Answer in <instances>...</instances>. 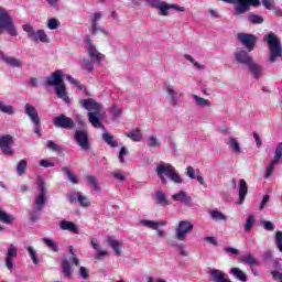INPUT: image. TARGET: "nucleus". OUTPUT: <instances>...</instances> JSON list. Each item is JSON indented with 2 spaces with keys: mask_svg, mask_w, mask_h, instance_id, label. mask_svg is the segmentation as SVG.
I'll return each instance as SVG.
<instances>
[{
  "mask_svg": "<svg viewBox=\"0 0 282 282\" xmlns=\"http://www.w3.org/2000/svg\"><path fill=\"white\" fill-rule=\"evenodd\" d=\"M46 87H55L56 96L58 98H62L65 102H70L69 96H67V89L65 87V83L63 80V70L56 69V72H53L46 80H45Z\"/></svg>",
  "mask_w": 282,
  "mask_h": 282,
  "instance_id": "f257e3e1",
  "label": "nucleus"
},
{
  "mask_svg": "<svg viewBox=\"0 0 282 282\" xmlns=\"http://www.w3.org/2000/svg\"><path fill=\"white\" fill-rule=\"evenodd\" d=\"M235 59L237 61V63L247 65L249 72L254 78H260L263 72V67H261V65H258V63H254L253 56H250V54L246 50H239L238 52H236Z\"/></svg>",
  "mask_w": 282,
  "mask_h": 282,
  "instance_id": "f03ea898",
  "label": "nucleus"
},
{
  "mask_svg": "<svg viewBox=\"0 0 282 282\" xmlns=\"http://www.w3.org/2000/svg\"><path fill=\"white\" fill-rule=\"evenodd\" d=\"M156 175L160 177L163 184H167L166 177H170L175 184H182L183 177L177 173L175 166L172 164L161 163L156 166Z\"/></svg>",
  "mask_w": 282,
  "mask_h": 282,
  "instance_id": "7ed1b4c3",
  "label": "nucleus"
},
{
  "mask_svg": "<svg viewBox=\"0 0 282 282\" xmlns=\"http://www.w3.org/2000/svg\"><path fill=\"white\" fill-rule=\"evenodd\" d=\"M265 41L270 47L269 61H271V63H275L276 58L279 56H282V46L280 39H278L274 32H270L269 34H267Z\"/></svg>",
  "mask_w": 282,
  "mask_h": 282,
  "instance_id": "20e7f679",
  "label": "nucleus"
},
{
  "mask_svg": "<svg viewBox=\"0 0 282 282\" xmlns=\"http://www.w3.org/2000/svg\"><path fill=\"white\" fill-rule=\"evenodd\" d=\"M85 41L88 56L91 59V63H96L98 66H101L102 61L106 58L105 54L97 50L96 45H94V41H91V36L87 35Z\"/></svg>",
  "mask_w": 282,
  "mask_h": 282,
  "instance_id": "39448f33",
  "label": "nucleus"
},
{
  "mask_svg": "<svg viewBox=\"0 0 282 282\" xmlns=\"http://www.w3.org/2000/svg\"><path fill=\"white\" fill-rule=\"evenodd\" d=\"M4 30H7L8 34L11 36H17V34H19L12 17H10L8 12H0V34H3Z\"/></svg>",
  "mask_w": 282,
  "mask_h": 282,
  "instance_id": "423d86ee",
  "label": "nucleus"
},
{
  "mask_svg": "<svg viewBox=\"0 0 282 282\" xmlns=\"http://www.w3.org/2000/svg\"><path fill=\"white\" fill-rule=\"evenodd\" d=\"M22 29L24 30V32H26L31 41L39 43L40 40L42 43H50V39L45 33V30H37V32H35L34 28H32V25L30 24L22 25Z\"/></svg>",
  "mask_w": 282,
  "mask_h": 282,
  "instance_id": "0eeeda50",
  "label": "nucleus"
},
{
  "mask_svg": "<svg viewBox=\"0 0 282 282\" xmlns=\"http://www.w3.org/2000/svg\"><path fill=\"white\" fill-rule=\"evenodd\" d=\"M46 194H47V191L45 188V182H43V180H40L39 193L37 195H35V199H34V206L36 210H43L46 204Z\"/></svg>",
  "mask_w": 282,
  "mask_h": 282,
  "instance_id": "6e6552de",
  "label": "nucleus"
},
{
  "mask_svg": "<svg viewBox=\"0 0 282 282\" xmlns=\"http://www.w3.org/2000/svg\"><path fill=\"white\" fill-rule=\"evenodd\" d=\"M281 158H282V142H279L274 151L273 160H271L270 164L267 166V171L264 173L265 180H268L269 177H271V175H273V171L276 164H279Z\"/></svg>",
  "mask_w": 282,
  "mask_h": 282,
  "instance_id": "1a4fd4ad",
  "label": "nucleus"
},
{
  "mask_svg": "<svg viewBox=\"0 0 282 282\" xmlns=\"http://www.w3.org/2000/svg\"><path fill=\"white\" fill-rule=\"evenodd\" d=\"M53 124L58 129H74V127H76V122L68 116H65V113L55 116V118H53Z\"/></svg>",
  "mask_w": 282,
  "mask_h": 282,
  "instance_id": "9d476101",
  "label": "nucleus"
},
{
  "mask_svg": "<svg viewBox=\"0 0 282 282\" xmlns=\"http://www.w3.org/2000/svg\"><path fill=\"white\" fill-rule=\"evenodd\" d=\"M74 139L76 140L78 147L84 149V151H88L89 145V133L83 129H77L74 133Z\"/></svg>",
  "mask_w": 282,
  "mask_h": 282,
  "instance_id": "9b49d317",
  "label": "nucleus"
},
{
  "mask_svg": "<svg viewBox=\"0 0 282 282\" xmlns=\"http://www.w3.org/2000/svg\"><path fill=\"white\" fill-rule=\"evenodd\" d=\"M194 224H192V221H180L176 228V239L180 241H185L186 236L188 232H192Z\"/></svg>",
  "mask_w": 282,
  "mask_h": 282,
  "instance_id": "f8f14e48",
  "label": "nucleus"
},
{
  "mask_svg": "<svg viewBox=\"0 0 282 282\" xmlns=\"http://www.w3.org/2000/svg\"><path fill=\"white\" fill-rule=\"evenodd\" d=\"M14 144L13 135H1L0 137V149L2 153L6 155H13L14 151L12 150V145Z\"/></svg>",
  "mask_w": 282,
  "mask_h": 282,
  "instance_id": "ddd939ff",
  "label": "nucleus"
},
{
  "mask_svg": "<svg viewBox=\"0 0 282 282\" xmlns=\"http://www.w3.org/2000/svg\"><path fill=\"white\" fill-rule=\"evenodd\" d=\"M237 37L238 41H240V43H242L249 52H252L254 50L256 43L258 41L254 34L239 33Z\"/></svg>",
  "mask_w": 282,
  "mask_h": 282,
  "instance_id": "4468645a",
  "label": "nucleus"
},
{
  "mask_svg": "<svg viewBox=\"0 0 282 282\" xmlns=\"http://www.w3.org/2000/svg\"><path fill=\"white\" fill-rule=\"evenodd\" d=\"M18 254L19 250L17 246H14V243H10L6 257V265L7 269L10 270V272H12V270L14 269V259H17Z\"/></svg>",
  "mask_w": 282,
  "mask_h": 282,
  "instance_id": "2eb2a0df",
  "label": "nucleus"
},
{
  "mask_svg": "<svg viewBox=\"0 0 282 282\" xmlns=\"http://www.w3.org/2000/svg\"><path fill=\"white\" fill-rule=\"evenodd\" d=\"M248 189H249V187H248L246 180H240L239 181V189H238V202H237V204H239L240 206L242 204H245V202H246V197L248 195Z\"/></svg>",
  "mask_w": 282,
  "mask_h": 282,
  "instance_id": "dca6fc26",
  "label": "nucleus"
},
{
  "mask_svg": "<svg viewBox=\"0 0 282 282\" xmlns=\"http://www.w3.org/2000/svg\"><path fill=\"white\" fill-rule=\"evenodd\" d=\"M210 279L213 282H232L230 281L228 274L217 269L210 270Z\"/></svg>",
  "mask_w": 282,
  "mask_h": 282,
  "instance_id": "f3484780",
  "label": "nucleus"
},
{
  "mask_svg": "<svg viewBox=\"0 0 282 282\" xmlns=\"http://www.w3.org/2000/svg\"><path fill=\"white\" fill-rule=\"evenodd\" d=\"M83 107L88 110V112H100L102 105L96 102L93 98H87L83 101Z\"/></svg>",
  "mask_w": 282,
  "mask_h": 282,
  "instance_id": "a211bd4d",
  "label": "nucleus"
},
{
  "mask_svg": "<svg viewBox=\"0 0 282 282\" xmlns=\"http://www.w3.org/2000/svg\"><path fill=\"white\" fill-rule=\"evenodd\" d=\"M172 199L174 202H182L183 204H186L187 206H189L193 202V197L187 195V193L185 191H180V193H175L174 195H172Z\"/></svg>",
  "mask_w": 282,
  "mask_h": 282,
  "instance_id": "6ab92c4d",
  "label": "nucleus"
},
{
  "mask_svg": "<svg viewBox=\"0 0 282 282\" xmlns=\"http://www.w3.org/2000/svg\"><path fill=\"white\" fill-rule=\"evenodd\" d=\"M24 111L26 116H29L33 124L34 122L39 123V111H36L33 105H30V102H26V105H24Z\"/></svg>",
  "mask_w": 282,
  "mask_h": 282,
  "instance_id": "aec40b11",
  "label": "nucleus"
},
{
  "mask_svg": "<svg viewBox=\"0 0 282 282\" xmlns=\"http://www.w3.org/2000/svg\"><path fill=\"white\" fill-rule=\"evenodd\" d=\"M155 202L160 206H170L171 205V199H170L167 193H164V191L156 192Z\"/></svg>",
  "mask_w": 282,
  "mask_h": 282,
  "instance_id": "412c9836",
  "label": "nucleus"
},
{
  "mask_svg": "<svg viewBox=\"0 0 282 282\" xmlns=\"http://www.w3.org/2000/svg\"><path fill=\"white\" fill-rule=\"evenodd\" d=\"M59 228L62 230H68V232H73L74 235H78V226L74 224V221H67L66 219H63L59 224Z\"/></svg>",
  "mask_w": 282,
  "mask_h": 282,
  "instance_id": "4be33fe9",
  "label": "nucleus"
},
{
  "mask_svg": "<svg viewBox=\"0 0 282 282\" xmlns=\"http://www.w3.org/2000/svg\"><path fill=\"white\" fill-rule=\"evenodd\" d=\"M88 120L93 127L105 129V124L100 122V112H88Z\"/></svg>",
  "mask_w": 282,
  "mask_h": 282,
  "instance_id": "5701e85b",
  "label": "nucleus"
},
{
  "mask_svg": "<svg viewBox=\"0 0 282 282\" xmlns=\"http://www.w3.org/2000/svg\"><path fill=\"white\" fill-rule=\"evenodd\" d=\"M127 137L130 138V140L133 142H141L143 140V135L139 127H137V129H132V131H129Z\"/></svg>",
  "mask_w": 282,
  "mask_h": 282,
  "instance_id": "b1692460",
  "label": "nucleus"
},
{
  "mask_svg": "<svg viewBox=\"0 0 282 282\" xmlns=\"http://www.w3.org/2000/svg\"><path fill=\"white\" fill-rule=\"evenodd\" d=\"M142 226H148L149 228H153V230H158L159 226H166V221H153L150 219H142Z\"/></svg>",
  "mask_w": 282,
  "mask_h": 282,
  "instance_id": "393cba45",
  "label": "nucleus"
},
{
  "mask_svg": "<svg viewBox=\"0 0 282 282\" xmlns=\"http://www.w3.org/2000/svg\"><path fill=\"white\" fill-rule=\"evenodd\" d=\"M101 19L100 12H95L93 19H91V34H97L98 30L100 28L98 26V21Z\"/></svg>",
  "mask_w": 282,
  "mask_h": 282,
  "instance_id": "a878e982",
  "label": "nucleus"
},
{
  "mask_svg": "<svg viewBox=\"0 0 282 282\" xmlns=\"http://www.w3.org/2000/svg\"><path fill=\"white\" fill-rule=\"evenodd\" d=\"M231 274L239 281L246 282L248 280L246 272H242L240 268H231Z\"/></svg>",
  "mask_w": 282,
  "mask_h": 282,
  "instance_id": "bb28decb",
  "label": "nucleus"
},
{
  "mask_svg": "<svg viewBox=\"0 0 282 282\" xmlns=\"http://www.w3.org/2000/svg\"><path fill=\"white\" fill-rule=\"evenodd\" d=\"M102 140L109 144V147H118V142L117 140L113 139V135L111 133H109V131H105V133H102Z\"/></svg>",
  "mask_w": 282,
  "mask_h": 282,
  "instance_id": "cd10ccee",
  "label": "nucleus"
},
{
  "mask_svg": "<svg viewBox=\"0 0 282 282\" xmlns=\"http://www.w3.org/2000/svg\"><path fill=\"white\" fill-rule=\"evenodd\" d=\"M62 271L64 273L65 276H67L68 279L72 278V265H69V260L68 259H63L62 261Z\"/></svg>",
  "mask_w": 282,
  "mask_h": 282,
  "instance_id": "c85d7f7f",
  "label": "nucleus"
},
{
  "mask_svg": "<svg viewBox=\"0 0 282 282\" xmlns=\"http://www.w3.org/2000/svg\"><path fill=\"white\" fill-rule=\"evenodd\" d=\"M193 98L198 107H212V102L207 98H202L196 94H194Z\"/></svg>",
  "mask_w": 282,
  "mask_h": 282,
  "instance_id": "c756f323",
  "label": "nucleus"
},
{
  "mask_svg": "<svg viewBox=\"0 0 282 282\" xmlns=\"http://www.w3.org/2000/svg\"><path fill=\"white\" fill-rule=\"evenodd\" d=\"M210 217L215 221H226L227 216L220 210H210Z\"/></svg>",
  "mask_w": 282,
  "mask_h": 282,
  "instance_id": "7c9ffc66",
  "label": "nucleus"
},
{
  "mask_svg": "<svg viewBox=\"0 0 282 282\" xmlns=\"http://www.w3.org/2000/svg\"><path fill=\"white\" fill-rule=\"evenodd\" d=\"M86 182L93 186L94 191H100V184L94 175H86Z\"/></svg>",
  "mask_w": 282,
  "mask_h": 282,
  "instance_id": "2f4dec72",
  "label": "nucleus"
},
{
  "mask_svg": "<svg viewBox=\"0 0 282 282\" xmlns=\"http://www.w3.org/2000/svg\"><path fill=\"white\" fill-rule=\"evenodd\" d=\"M1 58H2V61H4V63H8V65H12L13 67L21 66L20 61H18V58H15L14 56L2 55Z\"/></svg>",
  "mask_w": 282,
  "mask_h": 282,
  "instance_id": "473e14b6",
  "label": "nucleus"
},
{
  "mask_svg": "<svg viewBox=\"0 0 282 282\" xmlns=\"http://www.w3.org/2000/svg\"><path fill=\"white\" fill-rule=\"evenodd\" d=\"M82 69H86V72H94V63L91 58H83L82 61Z\"/></svg>",
  "mask_w": 282,
  "mask_h": 282,
  "instance_id": "72a5a7b5",
  "label": "nucleus"
},
{
  "mask_svg": "<svg viewBox=\"0 0 282 282\" xmlns=\"http://www.w3.org/2000/svg\"><path fill=\"white\" fill-rule=\"evenodd\" d=\"M62 171H63V173H65V175H67L68 180L73 184H78V177H76V175H74V173H72V171L68 166H63Z\"/></svg>",
  "mask_w": 282,
  "mask_h": 282,
  "instance_id": "f704fd0d",
  "label": "nucleus"
},
{
  "mask_svg": "<svg viewBox=\"0 0 282 282\" xmlns=\"http://www.w3.org/2000/svg\"><path fill=\"white\" fill-rule=\"evenodd\" d=\"M28 169V160H20L17 165L18 175H25V171Z\"/></svg>",
  "mask_w": 282,
  "mask_h": 282,
  "instance_id": "c9c22d12",
  "label": "nucleus"
},
{
  "mask_svg": "<svg viewBox=\"0 0 282 282\" xmlns=\"http://www.w3.org/2000/svg\"><path fill=\"white\" fill-rule=\"evenodd\" d=\"M241 261L243 263H248L249 265H260V261H258V259H256L253 254H246V257H243Z\"/></svg>",
  "mask_w": 282,
  "mask_h": 282,
  "instance_id": "e433bc0d",
  "label": "nucleus"
},
{
  "mask_svg": "<svg viewBox=\"0 0 282 282\" xmlns=\"http://www.w3.org/2000/svg\"><path fill=\"white\" fill-rule=\"evenodd\" d=\"M0 221L2 224H12L13 217L12 215H8L3 208H0Z\"/></svg>",
  "mask_w": 282,
  "mask_h": 282,
  "instance_id": "4c0bfd02",
  "label": "nucleus"
},
{
  "mask_svg": "<svg viewBox=\"0 0 282 282\" xmlns=\"http://www.w3.org/2000/svg\"><path fill=\"white\" fill-rule=\"evenodd\" d=\"M43 241L47 246V248L53 250V252H58L59 248H58V243H56V241H54L53 239H50L47 237H45L43 239Z\"/></svg>",
  "mask_w": 282,
  "mask_h": 282,
  "instance_id": "58836bf2",
  "label": "nucleus"
},
{
  "mask_svg": "<svg viewBox=\"0 0 282 282\" xmlns=\"http://www.w3.org/2000/svg\"><path fill=\"white\" fill-rule=\"evenodd\" d=\"M108 245L112 248L116 254H121L120 243L117 239H108Z\"/></svg>",
  "mask_w": 282,
  "mask_h": 282,
  "instance_id": "ea45409f",
  "label": "nucleus"
},
{
  "mask_svg": "<svg viewBox=\"0 0 282 282\" xmlns=\"http://www.w3.org/2000/svg\"><path fill=\"white\" fill-rule=\"evenodd\" d=\"M248 20L250 23H253L254 25L264 23V18L261 17V14H249Z\"/></svg>",
  "mask_w": 282,
  "mask_h": 282,
  "instance_id": "a19ab883",
  "label": "nucleus"
},
{
  "mask_svg": "<svg viewBox=\"0 0 282 282\" xmlns=\"http://www.w3.org/2000/svg\"><path fill=\"white\" fill-rule=\"evenodd\" d=\"M254 224H256L254 215H249V217L247 218L246 225H245L246 232H250V230H252Z\"/></svg>",
  "mask_w": 282,
  "mask_h": 282,
  "instance_id": "79ce46f5",
  "label": "nucleus"
},
{
  "mask_svg": "<svg viewBox=\"0 0 282 282\" xmlns=\"http://www.w3.org/2000/svg\"><path fill=\"white\" fill-rule=\"evenodd\" d=\"M148 145L151 149H155V148L161 147V142H160V140H158L156 135H150L148 139Z\"/></svg>",
  "mask_w": 282,
  "mask_h": 282,
  "instance_id": "37998d69",
  "label": "nucleus"
},
{
  "mask_svg": "<svg viewBox=\"0 0 282 282\" xmlns=\"http://www.w3.org/2000/svg\"><path fill=\"white\" fill-rule=\"evenodd\" d=\"M46 148L50 149L51 151H55L56 153L62 152L61 145L56 144V142H54V140H47Z\"/></svg>",
  "mask_w": 282,
  "mask_h": 282,
  "instance_id": "c03bdc74",
  "label": "nucleus"
},
{
  "mask_svg": "<svg viewBox=\"0 0 282 282\" xmlns=\"http://www.w3.org/2000/svg\"><path fill=\"white\" fill-rule=\"evenodd\" d=\"M68 250H69V253H70V259H69V261H70L72 263H74V265H80V261H79V259H78L76 252H74V246H69Z\"/></svg>",
  "mask_w": 282,
  "mask_h": 282,
  "instance_id": "a18cd8bd",
  "label": "nucleus"
},
{
  "mask_svg": "<svg viewBox=\"0 0 282 282\" xmlns=\"http://www.w3.org/2000/svg\"><path fill=\"white\" fill-rule=\"evenodd\" d=\"M0 111L12 116L14 113V107H12V105H4L3 102H0Z\"/></svg>",
  "mask_w": 282,
  "mask_h": 282,
  "instance_id": "49530a36",
  "label": "nucleus"
},
{
  "mask_svg": "<svg viewBox=\"0 0 282 282\" xmlns=\"http://www.w3.org/2000/svg\"><path fill=\"white\" fill-rule=\"evenodd\" d=\"M275 246L280 252H282V230L275 232Z\"/></svg>",
  "mask_w": 282,
  "mask_h": 282,
  "instance_id": "de8ad7c7",
  "label": "nucleus"
},
{
  "mask_svg": "<svg viewBox=\"0 0 282 282\" xmlns=\"http://www.w3.org/2000/svg\"><path fill=\"white\" fill-rule=\"evenodd\" d=\"M61 25V21L58 19H48L47 21V28L50 30H57Z\"/></svg>",
  "mask_w": 282,
  "mask_h": 282,
  "instance_id": "09e8293b",
  "label": "nucleus"
},
{
  "mask_svg": "<svg viewBox=\"0 0 282 282\" xmlns=\"http://www.w3.org/2000/svg\"><path fill=\"white\" fill-rule=\"evenodd\" d=\"M124 155H129V150L127 149V147H121V149L119 150V162L121 164H124L126 160H124Z\"/></svg>",
  "mask_w": 282,
  "mask_h": 282,
  "instance_id": "8fccbe9b",
  "label": "nucleus"
},
{
  "mask_svg": "<svg viewBox=\"0 0 282 282\" xmlns=\"http://www.w3.org/2000/svg\"><path fill=\"white\" fill-rule=\"evenodd\" d=\"M230 147L236 153H240L241 147L237 140V138H230Z\"/></svg>",
  "mask_w": 282,
  "mask_h": 282,
  "instance_id": "3c124183",
  "label": "nucleus"
},
{
  "mask_svg": "<svg viewBox=\"0 0 282 282\" xmlns=\"http://www.w3.org/2000/svg\"><path fill=\"white\" fill-rule=\"evenodd\" d=\"M28 252L30 253L33 263L35 265H39V257L36 256V250H34V248H32V246H29Z\"/></svg>",
  "mask_w": 282,
  "mask_h": 282,
  "instance_id": "603ef678",
  "label": "nucleus"
},
{
  "mask_svg": "<svg viewBox=\"0 0 282 282\" xmlns=\"http://www.w3.org/2000/svg\"><path fill=\"white\" fill-rule=\"evenodd\" d=\"M78 203L80 204V206H84V207H88L91 205V202L89 200V198L86 197L85 195H82V193H79Z\"/></svg>",
  "mask_w": 282,
  "mask_h": 282,
  "instance_id": "864d4df0",
  "label": "nucleus"
},
{
  "mask_svg": "<svg viewBox=\"0 0 282 282\" xmlns=\"http://www.w3.org/2000/svg\"><path fill=\"white\" fill-rule=\"evenodd\" d=\"M185 58L187 61H189V63H193V65L195 67H197L198 69H204L205 65H200V63H198L197 61H195V58H193V56L191 54H185Z\"/></svg>",
  "mask_w": 282,
  "mask_h": 282,
  "instance_id": "5fc2aeb1",
  "label": "nucleus"
},
{
  "mask_svg": "<svg viewBox=\"0 0 282 282\" xmlns=\"http://www.w3.org/2000/svg\"><path fill=\"white\" fill-rule=\"evenodd\" d=\"M166 93L169 94V96H171L172 104L174 106H176L177 105V100H176V91H175V89H173V87H166Z\"/></svg>",
  "mask_w": 282,
  "mask_h": 282,
  "instance_id": "6e6d98bb",
  "label": "nucleus"
},
{
  "mask_svg": "<svg viewBox=\"0 0 282 282\" xmlns=\"http://www.w3.org/2000/svg\"><path fill=\"white\" fill-rule=\"evenodd\" d=\"M262 4L267 10H274L275 9V0H262Z\"/></svg>",
  "mask_w": 282,
  "mask_h": 282,
  "instance_id": "4d7b16f0",
  "label": "nucleus"
},
{
  "mask_svg": "<svg viewBox=\"0 0 282 282\" xmlns=\"http://www.w3.org/2000/svg\"><path fill=\"white\" fill-rule=\"evenodd\" d=\"M67 80L78 87L79 90L84 89V85H80L79 80H76V78H73V76H67Z\"/></svg>",
  "mask_w": 282,
  "mask_h": 282,
  "instance_id": "13d9d810",
  "label": "nucleus"
},
{
  "mask_svg": "<svg viewBox=\"0 0 282 282\" xmlns=\"http://www.w3.org/2000/svg\"><path fill=\"white\" fill-rule=\"evenodd\" d=\"M186 175H187V177H189L191 180H196L194 166H187V169H186Z\"/></svg>",
  "mask_w": 282,
  "mask_h": 282,
  "instance_id": "bf43d9fd",
  "label": "nucleus"
},
{
  "mask_svg": "<svg viewBox=\"0 0 282 282\" xmlns=\"http://www.w3.org/2000/svg\"><path fill=\"white\" fill-rule=\"evenodd\" d=\"M111 116H113L115 118H118L119 116H121L122 111H120V109H118L117 105H112L111 110H110Z\"/></svg>",
  "mask_w": 282,
  "mask_h": 282,
  "instance_id": "052dcab7",
  "label": "nucleus"
},
{
  "mask_svg": "<svg viewBox=\"0 0 282 282\" xmlns=\"http://www.w3.org/2000/svg\"><path fill=\"white\" fill-rule=\"evenodd\" d=\"M68 199L70 204H76V202H79V193H70Z\"/></svg>",
  "mask_w": 282,
  "mask_h": 282,
  "instance_id": "680f3d73",
  "label": "nucleus"
},
{
  "mask_svg": "<svg viewBox=\"0 0 282 282\" xmlns=\"http://www.w3.org/2000/svg\"><path fill=\"white\" fill-rule=\"evenodd\" d=\"M34 132L41 135V118L37 113V122H34Z\"/></svg>",
  "mask_w": 282,
  "mask_h": 282,
  "instance_id": "e2e57ef3",
  "label": "nucleus"
},
{
  "mask_svg": "<svg viewBox=\"0 0 282 282\" xmlns=\"http://www.w3.org/2000/svg\"><path fill=\"white\" fill-rule=\"evenodd\" d=\"M271 274L274 281H282V272H279L278 270H272Z\"/></svg>",
  "mask_w": 282,
  "mask_h": 282,
  "instance_id": "0e129e2a",
  "label": "nucleus"
},
{
  "mask_svg": "<svg viewBox=\"0 0 282 282\" xmlns=\"http://www.w3.org/2000/svg\"><path fill=\"white\" fill-rule=\"evenodd\" d=\"M262 226L265 230H274V224L272 221H262Z\"/></svg>",
  "mask_w": 282,
  "mask_h": 282,
  "instance_id": "69168bd1",
  "label": "nucleus"
},
{
  "mask_svg": "<svg viewBox=\"0 0 282 282\" xmlns=\"http://www.w3.org/2000/svg\"><path fill=\"white\" fill-rule=\"evenodd\" d=\"M40 166H44V169H50V166H54V162H50V160H41Z\"/></svg>",
  "mask_w": 282,
  "mask_h": 282,
  "instance_id": "338daca9",
  "label": "nucleus"
},
{
  "mask_svg": "<svg viewBox=\"0 0 282 282\" xmlns=\"http://www.w3.org/2000/svg\"><path fill=\"white\" fill-rule=\"evenodd\" d=\"M79 274L85 280L88 279V276H89V272H88L87 268H84V267L79 268Z\"/></svg>",
  "mask_w": 282,
  "mask_h": 282,
  "instance_id": "774afa93",
  "label": "nucleus"
}]
</instances>
